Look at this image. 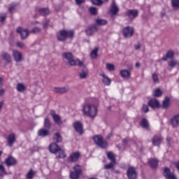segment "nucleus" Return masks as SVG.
I'll return each instance as SVG.
<instances>
[{
  "label": "nucleus",
  "mask_w": 179,
  "mask_h": 179,
  "mask_svg": "<svg viewBox=\"0 0 179 179\" xmlns=\"http://www.w3.org/2000/svg\"><path fill=\"white\" fill-rule=\"evenodd\" d=\"M62 57L66 61L70 66H85L83 62L79 59H75V55L71 52H64L62 53Z\"/></svg>",
  "instance_id": "nucleus-1"
},
{
  "label": "nucleus",
  "mask_w": 179,
  "mask_h": 179,
  "mask_svg": "<svg viewBox=\"0 0 179 179\" xmlns=\"http://www.w3.org/2000/svg\"><path fill=\"white\" fill-rule=\"evenodd\" d=\"M83 112L85 115L90 117V118H94L97 115V108L94 105L85 104L83 107Z\"/></svg>",
  "instance_id": "nucleus-2"
},
{
  "label": "nucleus",
  "mask_w": 179,
  "mask_h": 179,
  "mask_svg": "<svg viewBox=\"0 0 179 179\" xmlns=\"http://www.w3.org/2000/svg\"><path fill=\"white\" fill-rule=\"evenodd\" d=\"M67 38H73V31L62 29L57 34V40L59 41H65Z\"/></svg>",
  "instance_id": "nucleus-3"
},
{
  "label": "nucleus",
  "mask_w": 179,
  "mask_h": 179,
  "mask_svg": "<svg viewBox=\"0 0 179 179\" xmlns=\"http://www.w3.org/2000/svg\"><path fill=\"white\" fill-rule=\"evenodd\" d=\"M92 139L94 142L95 145H97L99 148H101V149H106L108 146L107 141L103 140V136L96 135L92 137Z\"/></svg>",
  "instance_id": "nucleus-4"
},
{
  "label": "nucleus",
  "mask_w": 179,
  "mask_h": 179,
  "mask_svg": "<svg viewBox=\"0 0 179 179\" xmlns=\"http://www.w3.org/2000/svg\"><path fill=\"white\" fill-rule=\"evenodd\" d=\"M74 171L70 172L71 179H78L79 176L82 174V166L79 164H76L73 167Z\"/></svg>",
  "instance_id": "nucleus-5"
},
{
  "label": "nucleus",
  "mask_w": 179,
  "mask_h": 179,
  "mask_svg": "<svg viewBox=\"0 0 179 179\" xmlns=\"http://www.w3.org/2000/svg\"><path fill=\"white\" fill-rule=\"evenodd\" d=\"M163 176L166 179H178L174 172H171L168 167L163 169Z\"/></svg>",
  "instance_id": "nucleus-6"
},
{
  "label": "nucleus",
  "mask_w": 179,
  "mask_h": 179,
  "mask_svg": "<svg viewBox=\"0 0 179 179\" xmlns=\"http://www.w3.org/2000/svg\"><path fill=\"white\" fill-rule=\"evenodd\" d=\"M122 33L125 38H129V37L134 36V27L127 26L123 28Z\"/></svg>",
  "instance_id": "nucleus-7"
},
{
  "label": "nucleus",
  "mask_w": 179,
  "mask_h": 179,
  "mask_svg": "<svg viewBox=\"0 0 179 179\" xmlns=\"http://www.w3.org/2000/svg\"><path fill=\"white\" fill-rule=\"evenodd\" d=\"M50 115L52 116L55 124H57V125H62L63 122L61 116H59V115H57L55 113V110H52L50 111Z\"/></svg>",
  "instance_id": "nucleus-8"
},
{
  "label": "nucleus",
  "mask_w": 179,
  "mask_h": 179,
  "mask_svg": "<svg viewBox=\"0 0 179 179\" xmlns=\"http://www.w3.org/2000/svg\"><path fill=\"white\" fill-rule=\"evenodd\" d=\"M127 176L129 179H136L138 178V173L134 167H129L127 171Z\"/></svg>",
  "instance_id": "nucleus-9"
},
{
  "label": "nucleus",
  "mask_w": 179,
  "mask_h": 179,
  "mask_svg": "<svg viewBox=\"0 0 179 179\" xmlns=\"http://www.w3.org/2000/svg\"><path fill=\"white\" fill-rule=\"evenodd\" d=\"M73 126L77 134H79L80 135H83V124H82V122H75Z\"/></svg>",
  "instance_id": "nucleus-10"
},
{
  "label": "nucleus",
  "mask_w": 179,
  "mask_h": 179,
  "mask_svg": "<svg viewBox=\"0 0 179 179\" xmlns=\"http://www.w3.org/2000/svg\"><path fill=\"white\" fill-rule=\"evenodd\" d=\"M80 157V152H73L69 157L68 162L69 163H75L76 162H78L79 160Z\"/></svg>",
  "instance_id": "nucleus-11"
},
{
  "label": "nucleus",
  "mask_w": 179,
  "mask_h": 179,
  "mask_svg": "<svg viewBox=\"0 0 179 179\" xmlns=\"http://www.w3.org/2000/svg\"><path fill=\"white\" fill-rule=\"evenodd\" d=\"M17 33H19L20 34V37L22 40H24L25 38H27L29 36V34H30V32H29V30L27 29H23L21 27H18L16 30Z\"/></svg>",
  "instance_id": "nucleus-12"
},
{
  "label": "nucleus",
  "mask_w": 179,
  "mask_h": 179,
  "mask_svg": "<svg viewBox=\"0 0 179 179\" xmlns=\"http://www.w3.org/2000/svg\"><path fill=\"white\" fill-rule=\"evenodd\" d=\"M3 163L6 164L7 167H10L12 166L16 165L17 163V161L13 157L10 156L8 158H6L4 162Z\"/></svg>",
  "instance_id": "nucleus-13"
},
{
  "label": "nucleus",
  "mask_w": 179,
  "mask_h": 179,
  "mask_svg": "<svg viewBox=\"0 0 179 179\" xmlns=\"http://www.w3.org/2000/svg\"><path fill=\"white\" fill-rule=\"evenodd\" d=\"M127 16H128L129 19L131 20H134L136 17H138V15H139V11L136 9L128 10L126 13Z\"/></svg>",
  "instance_id": "nucleus-14"
},
{
  "label": "nucleus",
  "mask_w": 179,
  "mask_h": 179,
  "mask_svg": "<svg viewBox=\"0 0 179 179\" xmlns=\"http://www.w3.org/2000/svg\"><path fill=\"white\" fill-rule=\"evenodd\" d=\"M13 57L15 62H22L23 60L22 52H19L18 50H13Z\"/></svg>",
  "instance_id": "nucleus-15"
},
{
  "label": "nucleus",
  "mask_w": 179,
  "mask_h": 179,
  "mask_svg": "<svg viewBox=\"0 0 179 179\" xmlns=\"http://www.w3.org/2000/svg\"><path fill=\"white\" fill-rule=\"evenodd\" d=\"M53 90L55 93H57V94H64V93H68L69 92V87H54Z\"/></svg>",
  "instance_id": "nucleus-16"
},
{
  "label": "nucleus",
  "mask_w": 179,
  "mask_h": 179,
  "mask_svg": "<svg viewBox=\"0 0 179 179\" xmlns=\"http://www.w3.org/2000/svg\"><path fill=\"white\" fill-rule=\"evenodd\" d=\"M98 31L99 28L96 25H91L85 30V33L87 36H93V34H94V33L97 32Z\"/></svg>",
  "instance_id": "nucleus-17"
},
{
  "label": "nucleus",
  "mask_w": 179,
  "mask_h": 179,
  "mask_svg": "<svg viewBox=\"0 0 179 179\" xmlns=\"http://www.w3.org/2000/svg\"><path fill=\"white\" fill-rule=\"evenodd\" d=\"M118 12H120V8H118V6H117V3H115V1L113 0L110 9V15L114 16L117 15Z\"/></svg>",
  "instance_id": "nucleus-18"
},
{
  "label": "nucleus",
  "mask_w": 179,
  "mask_h": 179,
  "mask_svg": "<svg viewBox=\"0 0 179 179\" xmlns=\"http://www.w3.org/2000/svg\"><path fill=\"white\" fill-rule=\"evenodd\" d=\"M15 142H16V134L12 133L7 136V145L12 148Z\"/></svg>",
  "instance_id": "nucleus-19"
},
{
  "label": "nucleus",
  "mask_w": 179,
  "mask_h": 179,
  "mask_svg": "<svg viewBox=\"0 0 179 179\" xmlns=\"http://www.w3.org/2000/svg\"><path fill=\"white\" fill-rule=\"evenodd\" d=\"M49 150L51 153H58L61 150V148L57 144V143H52L49 145Z\"/></svg>",
  "instance_id": "nucleus-20"
},
{
  "label": "nucleus",
  "mask_w": 179,
  "mask_h": 179,
  "mask_svg": "<svg viewBox=\"0 0 179 179\" xmlns=\"http://www.w3.org/2000/svg\"><path fill=\"white\" fill-rule=\"evenodd\" d=\"M38 136L41 138H45V136H50V130L48 129H41L38 131Z\"/></svg>",
  "instance_id": "nucleus-21"
},
{
  "label": "nucleus",
  "mask_w": 179,
  "mask_h": 179,
  "mask_svg": "<svg viewBox=\"0 0 179 179\" xmlns=\"http://www.w3.org/2000/svg\"><path fill=\"white\" fill-rule=\"evenodd\" d=\"M162 141H163V138L162 137V136H155L152 140V145L154 146H160Z\"/></svg>",
  "instance_id": "nucleus-22"
},
{
  "label": "nucleus",
  "mask_w": 179,
  "mask_h": 179,
  "mask_svg": "<svg viewBox=\"0 0 179 179\" xmlns=\"http://www.w3.org/2000/svg\"><path fill=\"white\" fill-rule=\"evenodd\" d=\"M148 106L152 108H159L160 107V103L157 99H150L148 102Z\"/></svg>",
  "instance_id": "nucleus-23"
},
{
  "label": "nucleus",
  "mask_w": 179,
  "mask_h": 179,
  "mask_svg": "<svg viewBox=\"0 0 179 179\" xmlns=\"http://www.w3.org/2000/svg\"><path fill=\"white\" fill-rule=\"evenodd\" d=\"M140 125L144 129H147V131H150V124H149V121H148V120H146L145 118H143L141 120Z\"/></svg>",
  "instance_id": "nucleus-24"
},
{
  "label": "nucleus",
  "mask_w": 179,
  "mask_h": 179,
  "mask_svg": "<svg viewBox=\"0 0 179 179\" xmlns=\"http://www.w3.org/2000/svg\"><path fill=\"white\" fill-rule=\"evenodd\" d=\"M171 124L173 128H177V127H179V115L174 116L171 120Z\"/></svg>",
  "instance_id": "nucleus-25"
},
{
  "label": "nucleus",
  "mask_w": 179,
  "mask_h": 179,
  "mask_svg": "<svg viewBox=\"0 0 179 179\" xmlns=\"http://www.w3.org/2000/svg\"><path fill=\"white\" fill-rule=\"evenodd\" d=\"M1 57L3 58V59L6 61L8 64L12 62V56H10V55L6 52H2Z\"/></svg>",
  "instance_id": "nucleus-26"
},
{
  "label": "nucleus",
  "mask_w": 179,
  "mask_h": 179,
  "mask_svg": "<svg viewBox=\"0 0 179 179\" xmlns=\"http://www.w3.org/2000/svg\"><path fill=\"white\" fill-rule=\"evenodd\" d=\"M120 75L122 78H124V79H128V78L131 77V72L128 70H121L120 71Z\"/></svg>",
  "instance_id": "nucleus-27"
},
{
  "label": "nucleus",
  "mask_w": 179,
  "mask_h": 179,
  "mask_svg": "<svg viewBox=\"0 0 179 179\" xmlns=\"http://www.w3.org/2000/svg\"><path fill=\"white\" fill-rule=\"evenodd\" d=\"M52 139L55 142V143H61L62 142V136L59 133H56Z\"/></svg>",
  "instance_id": "nucleus-28"
},
{
  "label": "nucleus",
  "mask_w": 179,
  "mask_h": 179,
  "mask_svg": "<svg viewBox=\"0 0 179 179\" xmlns=\"http://www.w3.org/2000/svg\"><path fill=\"white\" fill-rule=\"evenodd\" d=\"M149 164L152 169H157L159 161L156 159H151L149 160Z\"/></svg>",
  "instance_id": "nucleus-29"
},
{
  "label": "nucleus",
  "mask_w": 179,
  "mask_h": 179,
  "mask_svg": "<svg viewBox=\"0 0 179 179\" xmlns=\"http://www.w3.org/2000/svg\"><path fill=\"white\" fill-rule=\"evenodd\" d=\"M101 76L103 78V85H105V86H110V85H111V80L110 79V78L107 77V76L104 74L101 75Z\"/></svg>",
  "instance_id": "nucleus-30"
},
{
  "label": "nucleus",
  "mask_w": 179,
  "mask_h": 179,
  "mask_svg": "<svg viewBox=\"0 0 179 179\" xmlns=\"http://www.w3.org/2000/svg\"><path fill=\"white\" fill-rule=\"evenodd\" d=\"M41 16H48L50 13V9L47 8H42L38 10Z\"/></svg>",
  "instance_id": "nucleus-31"
},
{
  "label": "nucleus",
  "mask_w": 179,
  "mask_h": 179,
  "mask_svg": "<svg viewBox=\"0 0 179 179\" xmlns=\"http://www.w3.org/2000/svg\"><path fill=\"white\" fill-rule=\"evenodd\" d=\"M52 126V125L51 124V121H50V119L48 117L45 118L43 124L44 128L49 130L51 129Z\"/></svg>",
  "instance_id": "nucleus-32"
},
{
  "label": "nucleus",
  "mask_w": 179,
  "mask_h": 179,
  "mask_svg": "<svg viewBox=\"0 0 179 179\" xmlns=\"http://www.w3.org/2000/svg\"><path fill=\"white\" fill-rule=\"evenodd\" d=\"M16 89L17 92H20V93H23L26 90V85L23 83H17Z\"/></svg>",
  "instance_id": "nucleus-33"
},
{
  "label": "nucleus",
  "mask_w": 179,
  "mask_h": 179,
  "mask_svg": "<svg viewBox=\"0 0 179 179\" xmlns=\"http://www.w3.org/2000/svg\"><path fill=\"white\" fill-rule=\"evenodd\" d=\"M18 6H19V3H10L8 6V12L10 13H13V11L16 10V8H17Z\"/></svg>",
  "instance_id": "nucleus-34"
},
{
  "label": "nucleus",
  "mask_w": 179,
  "mask_h": 179,
  "mask_svg": "<svg viewBox=\"0 0 179 179\" xmlns=\"http://www.w3.org/2000/svg\"><path fill=\"white\" fill-rule=\"evenodd\" d=\"M115 164H117V162H110L109 164L104 165L103 169L105 170H114V166H115Z\"/></svg>",
  "instance_id": "nucleus-35"
},
{
  "label": "nucleus",
  "mask_w": 179,
  "mask_h": 179,
  "mask_svg": "<svg viewBox=\"0 0 179 179\" xmlns=\"http://www.w3.org/2000/svg\"><path fill=\"white\" fill-rule=\"evenodd\" d=\"M170 106V98L166 96L164 100L162 102V108H167Z\"/></svg>",
  "instance_id": "nucleus-36"
},
{
  "label": "nucleus",
  "mask_w": 179,
  "mask_h": 179,
  "mask_svg": "<svg viewBox=\"0 0 179 179\" xmlns=\"http://www.w3.org/2000/svg\"><path fill=\"white\" fill-rule=\"evenodd\" d=\"M107 157L109 160H110V162H112L113 163H117V161L115 159V155H114V153H113L111 152H108Z\"/></svg>",
  "instance_id": "nucleus-37"
},
{
  "label": "nucleus",
  "mask_w": 179,
  "mask_h": 179,
  "mask_svg": "<svg viewBox=\"0 0 179 179\" xmlns=\"http://www.w3.org/2000/svg\"><path fill=\"white\" fill-rule=\"evenodd\" d=\"M59 155L56 156V159H65L66 157V155L65 154V151L60 148V150L58 151Z\"/></svg>",
  "instance_id": "nucleus-38"
},
{
  "label": "nucleus",
  "mask_w": 179,
  "mask_h": 179,
  "mask_svg": "<svg viewBox=\"0 0 179 179\" xmlns=\"http://www.w3.org/2000/svg\"><path fill=\"white\" fill-rule=\"evenodd\" d=\"M95 22L98 26H104L107 24V20L103 19H96Z\"/></svg>",
  "instance_id": "nucleus-39"
},
{
  "label": "nucleus",
  "mask_w": 179,
  "mask_h": 179,
  "mask_svg": "<svg viewBox=\"0 0 179 179\" xmlns=\"http://www.w3.org/2000/svg\"><path fill=\"white\" fill-rule=\"evenodd\" d=\"M163 94V92L159 88L155 89L154 90V97H160Z\"/></svg>",
  "instance_id": "nucleus-40"
},
{
  "label": "nucleus",
  "mask_w": 179,
  "mask_h": 179,
  "mask_svg": "<svg viewBox=\"0 0 179 179\" xmlns=\"http://www.w3.org/2000/svg\"><path fill=\"white\" fill-rule=\"evenodd\" d=\"M173 9H179V0H171Z\"/></svg>",
  "instance_id": "nucleus-41"
},
{
  "label": "nucleus",
  "mask_w": 179,
  "mask_h": 179,
  "mask_svg": "<svg viewBox=\"0 0 179 179\" xmlns=\"http://www.w3.org/2000/svg\"><path fill=\"white\" fill-rule=\"evenodd\" d=\"M79 76L80 79H86L87 78V71L83 70L79 73Z\"/></svg>",
  "instance_id": "nucleus-42"
},
{
  "label": "nucleus",
  "mask_w": 179,
  "mask_h": 179,
  "mask_svg": "<svg viewBox=\"0 0 179 179\" xmlns=\"http://www.w3.org/2000/svg\"><path fill=\"white\" fill-rule=\"evenodd\" d=\"M3 162L0 164V176H5L6 174V170L5 169V167L3 166Z\"/></svg>",
  "instance_id": "nucleus-43"
},
{
  "label": "nucleus",
  "mask_w": 179,
  "mask_h": 179,
  "mask_svg": "<svg viewBox=\"0 0 179 179\" xmlns=\"http://www.w3.org/2000/svg\"><path fill=\"white\" fill-rule=\"evenodd\" d=\"M97 52H99V48H96L91 52V57L94 59L97 57Z\"/></svg>",
  "instance_id": "nucleus-44"
},
{
  "label": "nucleus",
  "mask_w": 179,
  "mask_h": 179,
  "mask_svg": "<svg viewBox=\"0 0 179 179\" xmlns=\"http://www.w3.org/2000/svg\"><path fill=\"white\" fill-rule=\"evenodd\" d=\"M152 78L154 83H159V76L156 73L152 74Z\"/></svg>",
  "instance_id": "nucleus-45"
},
{
  "label": "nucleus",
  "mask_w": 179,
  "mask_h": 179,
  "mask_svg": "<svg viewBox=\"0 0 179 179\" xmlns=\"http://www.w3.org/2000/svg\"><path fill=\"white\" fill-rule=\"evenodd\" d=\"M33 177H34V171H33V170L31 169L27 174V178L33 179Z\"/></svg>",
  "instance_id": "nucleus-46"
},
{
  "label": "nucleus",
  "mask_w": 179,
  "mask_h": 179,
  "mask_svg": "<svg viewBox=\"0 0 179 179\" xmlns=\"http://www.w3.org/2000/svg\"><path fill=\"white\" fill-rule=\"evenodd\" d=\"M41 31V29L39 27H35L29 33H32V34H37V33H40Z\"/></svg>",
  "instance_id": "nucleus-47"
},
{
  "label": "nucleus",
  "mask_w": 179,
  "mask_h": 179,
  "mask_svg": "<svg viewBox=\"0 0 179 179\" xmlns=\"http://www.w3.org/2000/svg\"><path fill=\"white\" fill-rule=\"evenodd\" d=\"M106 69L108 71H115V67L114 66V64L108 63L106 64Z\"/></svg>",
  "instance_id": "nucleus-48"
},
{
  "label": "nucleus",
  "mask_w": 179,
  "mask_h": 179,
  "mask_svg": "<svg viewBox=\"0 0 179 179\" xmlns=\"http://www.w3.org/2000/svg\"><path fill=\"white\" fill-rule=\"evenodd\" d=\"M169 66L171 68H174L177 65V60H171L168 63Z\"/></svg>",
  "instance_id": "nucleus-49"
},
{
  "label": "nucleus",
  "mask_w": 179,
  "mask_h": 179,
  "mask_svg": "<svg viewBox=\"0 0 179 179\" xmlns=\"http://www.w3.org/2000/svg\"><path fill=\"white\" fill-rule=\"evenodd\" d=\"M93 5H103V1L101 0H91Z\"/></svg>",
  "instance_id": "nucleus-50"
},
{
  "label": "nucleus",
  "mask_w": 179,
  "mask_h": 179,
  "mask_svg": "<svg viewBox=\"0 0 179 179\" xmlns=\"http://www.w3.org/2000/svg\"><path fill=\"white\" fill-rule=\"evenodd\" d=\"M90 12L91 15H97V8H96L94 7H90Z\"/></svg>",
  "instance_id": "nucleus-51"
},
{
  "label": "nucleus",
  "mask_w": 179,
  "mask_h": 179,
  "mask_svg": "<svg viewBox=\"0 0 179 179\" xmlns=\"http://www.w3.org/2000/svg\"><path fill=\"white\" fill-rule=\"evenodd\" d=\"M174 57V52L169 50L166 53V58H173Z\"/></svg>",
  "instance_id": "nucleus-52"
},
{
  "label": "nucleus",
  "mask_w": 179,
  "mask_h": 179,
  "mask_svg": "<svg viewBox=\"0 0 179 179\" xmlns=\"http://www.w3.org/2000/svg\"><path fill=\"white\" fill-rule=\"evenodd\" d=\"M49 23H50V20H45L44 22L43 23V29L47 28V27L48 26Z\"/></svg>",
  "instance_id": "nucleus-53"
},
{
  "label": "nucleus",
  "mask_w": 179,
  "mask_h": 179,
  "mask_svg": "<svg viewBox=\"0 0 179 179\" xmlns=\"http://www.w3.org/2000/svg\"><path fill=\"white\" fill-rule=\"evenodd\" d=\"M142 110L143 111V113H148L149 112V107H148V106L146 105H143Z\"/></svg>",
  "instance_id": "nucleus-54"
},
{
  "label": "nucleus",
  "mask_w": 179,
  "mask_h": 179,
  "mask_svg": "<svg viewBox=\"0 0 179 179\" xmlns=\"http://www.w3.org/2000/svg\"><path fill=\"white\" fill-rule=\"evenodd\" d=\"M129 142V138H126L122 141V143L123 146H125V145H127Z\"/></svg>",
  "instance_id": "nucleus-55"
},
{
  "label": "nucleus",
  "mask_w": 179,
  "mask_h": 179,
  "mask_svg": "<svg viewBox=\"0 0 179 179\" xmlns=\"http://www.w3.org/2000/svg\"><path fill=\"white\" fill-rule=\"evenodd\" d=\"M17 46L18 47V48H23V47H24V43L22 42H17Z\"/></svg>",
  "instance_id": "nucleus-56"
},
{
  "label": "nucleus",
  "mask_w": 179,
  "mask_h": 179,
  "mask_svg": "<svg viewBox=\"0 0 179 179\" xmlns=\"http://www.w3.org/2000/svg\"><path fill=\"white\" fill-rule=\"evenodd\" d=\"M76 5H82V3H85V0H76Z\"/></svg>",
  "instance_id": "nucleus-57"
},
{
  "label": "nucleus",
  "mask_w": 179,
  "mask_h": 179,
  "mask_svg": "<svg viewBox=\"0 0 179 179\" xmlns=\"http://www.w3.org/2000/svg\"><path fill=\"white\" fill-rule=\"evenodd\" d=\"M4 20H6V15L0 16V22L2 23Z\"/></svg>",
  "instance_id": "nucleus-58"
},
{
  "label": "nucleus",
  "mask_w": 179,
  "mask_h": 179,
  "mask_svg": "<svg viewBox=\"0 0 179 179\" xmlns=\"http://www.w3.org/2000/svg\"><path fill=\"white\" fill-rule=\"evenodd\" d=\"M5 106V102L3 101H0V110Z\"/></svg>",
  "instance_id": "nucleus-59"
},
{
  "label": "nucleus",
  "mask_w": 179,
  "mask_h": 179,
  "mask_svg": "<svg viewBox=\"0 0 179 179\" xmlns=\"http://www.w3.org/2000/svg\"><path fill=\"white\" fill-rule=\"evenodd\" d=\"M134 48H135V50H141V45L140 44L135 45Z\"/></svg>",
  "instance_id": "nucleus-60"
},
{
  "label": "nucleus",
  "mask_w": 179,
  "mask_h": 179,
  "mask_svg": "<svg viewBox=\"0 0 179 179\" xmlns=\"http://www.w3.org/2000/svg\"><path fill=\"white\" fill-rule=\"evenodd\" d=\"M3 93H5V90L4 89L0 90V96H3Z\"/></svg>",
  "instance_id": "nucleus-61"
},
{
  "label": "nucleus",
  "mask_w": 179,
  "mask_h": 179,
  "mask_svg": "<svg viewBox=\"0 0 179 179\" xmlns=\"http://www.w3.org/2000/svg\"><path fill=\"white\" fill-rule=\"evenodd\" d=\"M166 141H167V142H168L169 146H170V141H171V138L170 137H167V138H166Z\"/></svg>",
  "instance_id": "nucleus-62"
},
{
  "label": "nucleus",
  "mask_w": 179,
  "mask_h": 179,
  "mask_svg": "<svg viewBox=\"0 0 179 179\" xmlns=\"http://www.w3.org/2000/svg\"><path fill=\"white\" fill-rule=\"evenodd\" d=\"M136 68H141V64L139 62L136 63Z\"/></svg>",
  "instance_id": "nucleus-63"
},
{
  "label": "nucleus",
  "mask_w": 179,
  "mask_h": 179,
  "mask_svg": "<svg viewBox=\"0 0 179 179\" xmlns=\"http://www.w3.org/2000/svg\"><path fill=\"white\" fill-rule=\"evenodd\" d=\"M167 58H169V57H167V55H166V57H163L162 58V61H167Z\"/></svg>",
  "instance_id": "nucleus-64"
}]
</instances>
